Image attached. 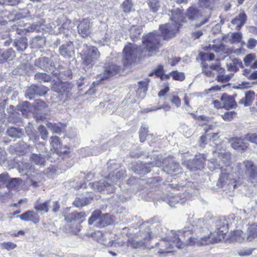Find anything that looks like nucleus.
I'll list each match as a JSON object with an SVG mask.
<instances>
[{
	"instance_id": "6e6552de",
	"label": "nucleus",
	"mask_w": 257,
	"mask_h": 257,
	"mask_svg": "<svg viewBox=\"0 0 257 257\" xmlns=\"http://www.w3.org/2000/svg\"><path fill=\"white\" fill-rule=\"evenodd\" d=\"M186 16L189 20L191 22H197L201 20V18H203V20L200 23H196L194 27L195 28H199L207 23L210 17V15L204 16L203 11L195 6L190 7L187 9Z\"/></svg>"
},
{
	"instance_id": "423d86ee",
	"label": "nucleus",
	"mask_w": 257,
	"mask_h": 257,
	"mask_svg": "<svg viewBox=\"0 0 257 257\" xmlns=\"http://www.w3.org/2000/svg\"><path fill=\"white\" fill-rule=\"evenodd\" d=\"M154 159L153 161L149 163H143L140 161L135 162L132 164L131 168L136 174H146L151 171V167H160L162 165L161 155H154Z\"/></svg>"
},
{
	"instance_id": "603ef678",
	"label": "nucleus",
	"mask_w": 257,
	"mask_h": 257,
	"mask_svg": "<svg viewBox=\"0 0 257 257\" xmlns=\"http://www.w3.org/2000/svg\"><path fill=\"white\" fill-rule=\"evenodd\" d=\"M200 54L202 60L211 61L215 57V55L213 53H200Z\"/></svg>"
},
{
	"instance_id": "b1692460",
	"label": "nucleus",
	"mask_w": 257,
	"mask_h": 257,
	"mask_svg": "<svg viewBox=\"0 0 257 257\" xmlns=\"http://www.w3.org/2000/svg\"><path fill=\"white\" fill-rule=\"evenodd\" d=\"M227 70L233 72H236L239 70V67L243 68V65L242 61L239 59L234 58L231 62L227 63Z\"/></svg>"
},
{
	"instance_id": "69168bd1",
	"label": "nucleus",
	"mask_w": 257,
	"mask_h": 257,
	"mask_svg": "<svg viewBox=\"0 0 257 257\" xmlns=\"http://www.w3.org/2000/svg\"><path fill=\"white\" fill-rule=\"evenodd\" d=\"M9 175L7 173L0 174V186L5 185L8 181Z\"/></svg>"
},
{
	"instance_id": "c756f323",
	"label": "nucleus",
	"mask_w": 257,
	"mask_h": 257,
	"mask_svg": "<svg viewBox=\"0 0 257 257\" xmlns=\"http://www.w3.org/2000/svg\"><path fill=\"white\" fill-rule=\"evenodd\" d=\"M15 57V52L12 49H9L4 51L0 58V63L4 61L11 60Z\"/></svg>"
},
{
	"instance_id": "2eb2a0df",
	"label": "nucleus",
	"mask_w": 257,
	"mask_h": 257,
	"mask_svg": "<svg viewBox=\"0 0 257 257\" xmlns=\"http://www.w3.org/2000/svg\"><path fill=\"white\" fill-rule=\"evenodd\" d=\"M104 68V72L101 77L102 80L108 79L115 75L120 69V67L112 62H109L105 64Z\"/></svg>"
},
{
	"instance_id": "a878e982",
	"label": "nucleus",
	"mask_w": 257,
	"mask_h": 257,
	"mask_svg": "<svg viewBox=\"0 0 257 257\" xmlns=\"http://www.w3.org/2000/svg\"><path fill=\"white\" fill-rule=\"evenodd\" d=\"M142 238L143 240H139L135 238L130 239L128 240L129 245L135 249L144 248L149 241H146L142 237Z\"/></svg>"
},
{
	"instance_id": "864d4df0",
	"label": "nucleus",
	"mask_w": 257,
	"mask_h": 257,
	"mask_svg": "<svg viewBox=\"0 0 257 257\" xmlns=\"http://www.w3.org/2000/svg\"><path fill=\"white\" fill-rule=\"evenodd\" d=\"M38 130L40 133L41 138L44 140H46L48 137V133L46 127L44 125H41L39 127Z\"/></svg>"
},
{
	"instance_id": "0eeeda50",
	"label": "nucleus",
	"mask_w": 257,
	"mask_h": 257,
	"mask_svg": "<svg viewBox=\"0 0 257 257\" xmlns=\"http://www.w3.org/2000/svg\"><path fill=\"white\" fill-rule=\"evenodd\" d=\"M83 66L87 72L95 63L99 57L100 53L98 49L92 46H88L87 44L83 45Z\"/></svg>"
},
{
	"instance_id": "37998d69",
	"label": "nucleus",
	"mask_w": 257,
	"mask_h": 257,
	"mask_svg": "<svg viewBox=\"0 0 257 257\" xmlns=\"http://www.w3.org/2000/svg\"><path fill=\"white\" fill-rule=\"evenodd\" d=\"M148 3L150 10L154 13L156 12L160 7L159 0H148Z\"/></svg>"
},
{
	"instance_id": "052dcab7",
	"label": "nucleus",
	"mask_w": 257,
	"mask_h": 257,
	"mask_svg": "<svg viewBox=\"0 0 257 257\" xmlns=\"http://www.w3.org/2000/svg\"><path fill=\"white\" fill-rule=\"evenodd\" d=\"M257 84L256 82H249L246 81L242 82L241 84H238L236 87L237 89L247 88L251 87L253 84Z\"/></svg>"
},
{
	"instance_id": "49530a36",
	"label": "nucleus",
	"mask_w": 257,
	"mask_h": 257,
	"mask_svg": "<svg viewBox=\"0 0 257 257\" xmlns=\"http://www.w3.org/2000/svg\"><path fill=\"white\" fill-rule=\"evenodd\" d=\"M48 90H49L48 88L44 85H40V86L36 85V95L37 96L43 95L45 94L48 92Z\"/></svg>"
},
{
	"instance_id": "680f3d73",
	"label": "nucleus",
	"mask_w": 257,
	"mask_h": 257,
	"mask_svg": "<svg viewBox=\"0 0 257 257\" xmlns=\"http://www.w3.org/2000/svg\"><path fill=\"white\" fill-rule=\"evenodd\" d=\"M257 44V40L254 38H249L246 44V47L249 49H253Z\"/></svg>"
},
{
	"instance_id": "ddd939ff",
	"label": "nucleus",
	"mask_w": 257,
	"mask_h": 257,
	"mask_svg": "<svg viewBox=\"0 0 257 257\" xmlns=\"http://www.w3.org/2000/svg\"><path fill=\"white\" fill-rule=\"evenodd\" d=\"M118 166V164H111L108 167L109 174L108 178L112 182H117L119 180L122 179L125 176V171L121 169L118 170L116 168Z\"/></svg>"
},
{
	"instance_id": "dca6fc26",
	"label": "nucleus",
	"mask_w": 257,
	"mask_h": 257,
	"mask_svg": "<svg viewBox=\"0 0 257 257\" xmlns=\"http://www.w3.org/2000/svg\"><path fill=\"white\" fill-rule=\"evenodd\" d=\"M35 64L36 66L40 67L43 70L53 72V63L48 57H42L35 61Z\"/></svg>"
},
{
	"instance_id": "bf43d9fd",
	"label": "nucleus",
	"mask_w": 257,
	"mask_h": 257,
	"mask_svg": "<svg viewBox=\"0 0 257 257\" xmlns=\"http://www.w3.org/2000/svg\"><path fill=\"white\" fill-rule=\"evenodd\" d=\"M245 139L247 141L257 144V134H248L245 135Z\"/></svg>"
},
{
	"instance_id": "5701e85b",
	"label": "nucleus",
	"mask_w": 257,
	"mask_h": 257,
	"mask_svg": "<svg viewBox=\"0 0 257 257\" xmlns=\"http://www.w3.org/2000/svg\"><path fill=\"white\" fill-rule=\"evenodd\" d=\"M113 222L111 215L108 213L100 214L99 220L96 222V225L99 227H105L111 224Z\"/></svg>"
},
{
	"instance_id": "13d9d810",
	"label": "nucleus",
	"mask_w": 257,
	"mask_h": 257,
	"mask_svg": "<svg viewBox=\"0 0 257 257\" xmlns=\"http://www.w3.org/2000/svg\"><path fill=\"white\" fill-rule=\"evenodd\" d=\"M88 77H81L77 82V85L78 87H82L83 86H87L89 84Z\"/></svg>"
},
{
	"instance_id": "393cba45",
	"label": "nucleus",
	"mask_w": 257,
	"mask_h": 257,
	"mask_svg": "<svg viewBox=\"0 0 257 257\" xmlns=\"http://www.w3.org/2000/svg\"><path fill=\"white\" fill-rule=\"evenodd\" d=\"M93 197H83L81 198L76 197L73 202V204L76 207H82L87 206L91 202Z\"/></svg>"
},
{
	"instance_id": "f257e3e1",
	"label": "nucleus",
	"mask_w": 257,
	"mask_h": 257,
	"mask_svg": "<svg viewBox=\"0 0 257 257\" xmlns=\"http://www.w3.org/2000/svg\"><path fill=\"white\" fill-rule=\"evenodd\" d=\"M170 20L174 23L167 24L160 27L162 36L158 34L157 32L149 33L143 38V43L146 50L150 53L149 56L155 55L159 52L161 46V40L171 38L178 32L180 27L183 22V10L174 8L170 11Z\"/></svg>"
},
{
	"instance_id": "c9c22d12",
	"label": "nucleus",
	"mask_w": 257,
	"mask_h": 257,
	"mask_svg": "<svg viewBox=\"0 0 257 257\" xmlns=\"http://www.w3.org/2000/svg\"><path fill=\"white\" fill-rule=\"evenodd\" d=\"M35 77L39 82H49L51 79L50 75L45 73H37L35 74Z\"/></svg>"
},
{
	"instance_id": "412c9836",
	"label": "nucleus",
	"mask_w": 257,
	"mask_h": 257,
	"mask_svg": "<svg viewBox=\"0 0 257 257\" xmlns=\"http://www.w3.org/2000/svg\"><path fill=\"white\" fill-rule=\"evenodd\" d=\"M220 100L223 103L222 107L226 109L233 108L237 105L234 97L232 96L228 95L226 93H224L222 95Z\"/></svg>"
},
{
	"instance_id": "de8ad7c7",
	"label": "nucleus",
	"mask_w": 257,
	"mask_h": 257,
	"mask_svg": "<svg viewBox=\"0 0 257 257\" xmlns=\"http://www.w3.org/2000/svg\"><path fill=\"white\" fill-rule=\"evenodd\" d=\"M170 74H171L173 78L176 80L183 81L185 78V75L183 72L173 71Z\"/></svg>"
},
{
	"instance_id": "6ab92c4d",
	"label": "nucleus",
	"mask_w": 257,
	"mask_h": 257,
	"mask_svg": "<svg viewBox=\"0 0 257 257\" xmlns=\"http://www.w3.org/2000/svg\"><path fill=\"white\" fill-rule=\"evenodd\" d=\"M231 146L235 150H244L248 147V143L245 139V136L243 138H232L230 140Z\"/></svg>"
},
{
	"instance_id": "a211bd4d",
	"label": "nucleus",
	"mask_w": 257,
	"mask_h": 257,
	"mask_svg": "<svg viewBox=\"0 0 257 257\" xmlns=\"http://www.w3.org/2000/svg\"><path fill=\"white\" fill-rule=\"evenodd\" d=\"M78 32L83 38L87 37L91 33L90 22L88 19H83L77 26Z\"/></svg>"
},
{
	"instance_id": "2f4dec72",
	"label": "nucleus",
	"mask_w": 257,
	"mask_h": 257,
	"mask_svg": "<svg viewBox=\"0 0 257 257\" xmlns=\"http://www.w3.org/2000/svg\"><path fill=\"white\" fill-rule=\"evenodd\" d=\"M148 129L149 126L146 123L143 124L141 126L139 130V137L141 142H144L146 140L147 137L148 136Z\"/></svg>"
},
{
	"instance_id": "7ed1b4c3",
	"label": "nucleus",
	"mask_w": 257,
	"mask_h": 257,
	"mask_svg": "<svg viewBox=\"0 0 257 257\" xmlns=\"http://www.w3.org/2000/svg\"><path fill=\"white\" fill-rule=\"evenodd\" d=\"M191 219L189 220V224L185 226L182 230H178L177 232L172 230L171 232L173 235L172 237H165L164 238V241H172V243L169 244V248H173L174 246H176L178 248H183L185 245H189L191 243L190 237H197L198 235L193 236H189L188 239L185 241V239L181 240L183 237L189 236L192 232H194L195 234H198L202 232V230L204 232L205 230H208V228L206 225V222L203 218L198 219L196 221H193V224L191 223ZM202 237V236H199ZM192 245H197L196 244H192Z\"/></svg>"
},
{
	"instance_id": "7c9ffc66",
	"label": "nucleus",
	"mask_w": 257,
	"mask_h": 257,
	"mask_svg": "<svg viewBox=\"0 0 257 257\" xmlns=\"http://www.w3.org/2000/svg\"><path fill=\"white\" fill-rule=\"evenodd\" d=\"M257 237V224H252L248 228L247 240L251 241Z\"/></svg>"
},
{
	"instance_id": "6e6d98bb",
	"label": "nucleus",
	"mask_w": 257,
	"mask_h": 257,
	"mask_svg": "<svg viewBox=\"0 0 257 257\" xmlns=\"http://www.w3.org/2000/svg\"><path fill=\"white\" fill-rule=\"evenodd\" d=\"M154 73L157 77H160L163 80L164 75L163 66L161 65H159L156 69L154 70Z\"/></svg>"
},
{
	"instance_id": "4be33fe9",
	"label": "nucleus",
	"mask_w": 257,
	"mask_h": 257,
	"mask_svg": "<svg viewBox=\"0 0 257 257\" xmlns=\"http://www.w3.org/2000/svg\"><path fill=\"white\" fill-rule=\"evenodd\" d=\"M247 16L244 12L240 13L237 17L231 20V24L236 25V29L239 30L243 25L246 23Z\"/></svg>"
},
{
	"instance_id": "3c124183",
	"label": "nucleus",
	"mask_w": 257,
	"mask_h": 257,
	"mask_svg": "<svg viewBox=\"0 0 257 257\" xmlns=\"http://www.w3.org/2000/svg\"><path fill=\"white\" fill-rule=\"evenodd\" d=\"M202 73H204L205 75L207 77H214V73L212 72V71L210 69V68L208 67V66L207 64H204L202 69Z\"/></svg>"
},
{
	"instance_id": "e2e57ef3",
	"label": "nucleus",
	"mask_w": 257,
	"mask_h": 257,
	"mask_svg": "<svg viewBox=\"0 0 257 257\" xmlns=\"http://www.w3.org/2000/svg\"><path fill=\"white\" fill-rule=\"evenodd\" d=\"M211 70H215L219 73H224L225 69L223 68H221L219 65L213 64L209 67Z\"/></svg>"
},
{
	"instance_id": "f3484780",
	"label": "nucleus",
	"mask_w": 257,
	"mask_h": 257,
	"mask_svg": "<svg viewBox=\"0 0 257 257\" xmlns=\"http://www.w3.org/2000/svg\"><path fill=\"white\" fill-rule=\"evenodd\" d=\"M159 199L166 202L171 207H175L179 203L183 204L186 200L184 198L182 199L179 195H173L172 194L161 197Z\"/></svg>"
},
{
	"instance_id": "a19ab883",
	"label": "nucleus",
	"mask_w": 257,
	"mask_h": 257,
	"mask_svg": "<svg viewBox=\"0 0 257 257\" xmlns=\"http://www.w3.org/2000/svg\"><path fill=\"white\" fill-rule=\"evenodd\" d=\"M133 3L131 0H125L121 5V8L123 12L124 13H130L133 8Z\"/></svg>"
},
{
	"instance_id": "20e7f679",
	"label": "nucleus",
	"mask_w": 257,
	"mask_h": 257,
	"mask_svg": "<svg viewBox=\"0 0 257 257\" xmlns=\"http://www.w3.org/2000/svg\"><path fill=\"white\" fill-rule=\"evenodd\" d=\"M245 173L249 175L247 181L246 191L249 195H253L257 191V167L250 161L243 162Z\"/></svg>"
},
{
	"instance_id": "4468645a",
	"label": "nucleus",
	"mask_w": 257,
	"mask_h": 257,
	"mask_svg": "<svg viewBox=\"0 0 257 257\" xmlns=\"http://www.w3.org/2000/svg\"><path fill=\"white\" fill-rule=\"evenodd\" d=\"M92 187L99 192L103 193H111L114 191V188L112 185L109 183L107 181L101 180L94 182L92 184Z\"/></svg>"
},
{
	"instance_id": "ea45409f",
	"label": "nucleus",
	"mask_w": 257,
	"mask_h": 257,
	"mask_svg": "<svg viewBox=\"0 0 257 257\" xmlns=\"http://www.w3.org/2000/svg\"><path fill=\"white\" fill-rule=\"evenodd\" d=\"M7 186L10 189H13L15 187H18L21 183L22 180L19 178H12L11 179H8Z\"/></svg>"
},
{
	"instance_id": "aec40b11",
	"label": "nucleus",
	"mask_w": 257,
	"mask_h": 257,
	"mask_svg": "<svg viewBox=\"0 0 257 257\" xmlns=\"http://www.w3.org/2000/svg\"><path fill=\"white\" fill-rule=\"evenodd\" d=\"M21 220L25 221H32L34 223H37L40 221V217L38 214L34 211L28 210L26 212L18 216Z\"/></svg>"
},
{
	"instance_id": "72a5a7b5",
	"label": "nucleus",
	"mask_w": 257,
	"mask_h": 257,
	"mask_svg": "<svg viewBox=\"0 0 257 257\" xmlns=\"http://www.w3.org/2000/svg\"><path fill=\"white\" fill-rule=\"evenodd\" d=\"M36 95L35 85H32L27 89L25 93V96L27 98L31 100Z\"/></svg>"
},
{
	"instance_id": "9d476101",
	"label": "nucleus",
	"mask_w": 257,
	"mask_h": 257,
	"mask_svg": "<svg viewBox=\"0 0 257 257\" xmlns=\"http://www.w3.org/2000/svg\"><path fill=\"white\" fill-rule=\"evenodd\" d=\"M164 233V229L159 224L152 226V227L146 228L144 231L141 232V236L146 241H150L151 239L158 236H162Z\"/></svg>"
},
{
	"instance_id": "c03bdc74",
	"label": "nucleus",
	"mask_w": 257,
	"mask_h": 257,
	"mask_svg": "<svg viewBox=\"0 0 257 257\" xmlns=\"http://www.w3.org/2000/svg\"><path fill=\"white\" fill-rule=\"evenodd\" d=\"M67 48L65 47V56L67 55L70 58L74 55V47L73 43L71 41H69L67 44Z\"/></svg>"
},
{
	"instance_id": "c85d7f7f",
	"label": "nucleus",
	"mask_w": 257,
	"mask_h": 257,
	"mask_svg": "<svg viewBox=\"0 0 257 257\" xmlns=\"http://www.w3.org/2000/svg\"><path fill=\"white\" fill-rule=\"evenodd\" d=\"M142 30L138 26L133 25L130 29V35L133 41H136L140 37Z\"/></svg>"
},
{
	"instance_id": "79ce46f5",
	"label": "nucleus",
	"mask_w": 257,
	"mask_h": 257,
	"mask_svg": "<svg viewBox=\"0 0 257 257\" xmlns=\"http://www.w3.org/2000/svg\"><path fill=\"white\" fill-rule=\"evenodd\" d=\"M76 131L75 129H73L71 134L68 135L67 138L69 140V145L71 147L75 146L76 145L75 142H78V139L76 137Z\"/></svg>"
},
{
	"instance_id": "5fc2aeb1",
	"label": "nucleus",
	"mask_w": 257,
	"mask_h": 257,
	"mask_svg": "<svg viewBox=\"0 0 257 257\" xmlns=\"http://www.w3.org/2000/svg\"><path fill=\"white\" fill-rule=\"evenodd\" d=\"M235 239L237 241L241 242L244 240V234L242 230H237L234 232Z\"/></svg>"
},
{
	"instance_id": "f704fd0d",
	"label": "nucleus",
	"mask_w": 257,
	"mask_h": 257,
	"mask_svg": "<svg viewBox=\"0 0 257 257\" xmlns=\"http://www.w3.org/2000/svg\"><path fill=\"white\" fill-rule=\"evenodd\" d=\"M101 214L100 210H95L91 214V216L88 219V222L89 225L92 224L95 221L99 220V216Z\"/></svg>"
},
{
	"instance_id": "0e129e2a",
	"label": "nucleus",
	"mask_w": 257,
	"mask_h": 257,
	"mask_svg": "<svg viewBox=\"0 0 257 257\" xmlns=\"http://www.w3.org/2000/svg\"><path fill=\"white\" fill-rule=\"evenodd\" d=\"M148 87H144L143 88L138 87L137 90H136V93L140 97L143 98L145 96Z\"/></svg>"
},
{
	"instance_id": "39448f33",
	"label": "nucleus",
	"mask_w": 257,
	"mask_h": 257,
	"mask_svg": "<svg viewBox=\"0 0 257 257\" xmlns=\"http://www.w3.org/2000/svg\"><path fill=\"white\" fill-rule=\"evenodd\" d=\"M85 216L84 212H72L67 216H65V221L67 222L65 224V232L77 234L80 230V224L82 221L80 220Z\"/></svg>"
},
{
	"instance_id": "4c0bfd02",
	"label": "nucleus",
	"mask_w": 257,
	"mask_h": 257,
	"mask_svg": "<svg viewBox=\"0 0 257 257\" xmlns=\"http://www.w3.org/2000/svg\"><path fill=\"white\" fill-rule=\"evenodd\" d=\"M31 159L36 165H44L45 162V158L41 156L40 154H33Z\"/></svg>"
},
{
	"instance_id": "f03ea898",
	"label": "nucleus",
	"mask_w": 257,
	"mask_h": 257,
	"mask_svg": "<svg viewBox=\"0 0 257 257\" xmlns=\"http://www.w3.org/2000/svg\"><path fill=\"white\" fill-rule=\"evenodd\" d=\"M238 220L235 215L231 214L227 217H222L218 219H215L212 222L215 227V231L213 232H210L207 235H204L202 237H190L191 245L196 244L198 246L206 245L209 243H217L224 238V235L228 232L229 226L236 225L235 221Z\"/></svg>"
},
{
	"instance_id": "58836bf2",
	"label": "nucleus",
	"mask_w": 257,
	"mask_h": 257,
	"mask_svg": "<svg viewBox=\"0 0 257 257\" xmlns=\"http://www.w3.org/2000/svg\"><path fill=\"white\" fill-rule=\"evenodd\" d=\"M254 96V92L251 90L247 91L245 93L244 99L246 100L245 106H247L251 105Z\"/></svg>"
},
{
	"instance_id": "bb28decb",
	"label": "nucleus",
	"mask_w": 257,
	"mask_h": 257,
	"mask_svg": "<svg viewBox=\"0 0 257 257\" xmlns=\"http://www.w3.org/2000/svg\"><path fill=\"white\" fill-rule=\"evenodd\" d=\"M27 39L25 37H21L19 39H16L14 43V46L16 47L19 51L25 50L27 48Z\"/></svg>"
},
{
	"instance_id": "e433bc0d",
	"label": "nucleus",
	"mask_w": 257,
	"mask_h": 257,
	"mask_svg": "<svg viewBox=\"0 0 257 257\" xmlns=\"http://www.w3.org/2000/svg\"><path fill=\"white\" fill-rule=\"evenodd\" d=\"M215 0H199V5L202 8L211 10L214 5Z\"/></svg>"
},
{
	"instance_id": "cd10ccee",
	"label": "nucleus",
	"mask_w": 257,
	"mask_h": 257,
	"mask_svg": "<svg viewBox=\"0 0 257 257\" xmlns=\"http://www.w3.org/2000/svg\"><path fill=\"white\" fill-rule=\"evenodd\" d=\"M51 204V200H48L44 203L36 202L35 204L34 208L37 211L48 212Z\"/></svg>"
},
{
	"instance_id": "8fccbe9b",
	"label": "nucleus",
	"mask_w": 257,
	"mask_h": 257,
	"mask_svg": "<svg viewBox=\"0 0 257 257\" xmlns=\"http://www.w3.org/2000/svg\"><path fill=\"white\" fill-rule=\"evenodd\" d=\"M65 160L67 158H71L70 160L68 162H67L66 163L68 164V165L66 166L67 168H69L73 165L74 162L73 160V154H71L70 151H67L65 150Z\"/></svg>"
},
{
	"instance_id": "774afa93",
	"label": "nucleus",
	"mask_w": 257,
	"mask_h": 257,
	"mask_svg": "<svg viewBox=\"0 0 257 257\" xmlns=\"http://www.w3.org/2000/svg\"><path fill=\"white\" fill-rule=\"evenodd\" d=\"M50 143L53 147H57L59 145V138L57 136L52 137L50 140Z\"/></svg>"
},
{
	"instance_id": "473e14b6",
	"label": "nucleus",
	"mask_w": 257,
	"mask_h": 257,
	"mask_svg": "<svg viewBox=\"0 0 257 257\" xmlns=\"http://www.w3.org/2000/svg\"><path fill=\"white\" fill-rule=\"evenodd\" d=\"M8 135L12 138H20L22 135L21 129L12 127L7 130Z\"/></svg>"
},
{
	"instance_id": "9b49d317",
	"label": "nucleus",
	"mask_w": 257,
	"mask_h": 257,
	"mask_svg": "<svg viewBox=\"0 0 257 257\" xmlns=\"http://www.w3.org/2000/svg\"><path fill=\"white\" fill-rule=\"evenodd\" d=\"M123 64L127 67L134 61L137 57V50L135 45L130 44L125 46L123 50Z\"/></svg>"
},
{
	"instance_id": "4d7b16f0",
	"label": "nucleus",
	"mask_w": 257,
	"mask_h": 257,
	"mask_svg": "<svg viewBox=\"0 0 257 257\" xmlns=\"http://www.w3.org/2000/svg\"><path fill=\"white\" fill-rule=\"evenodd\" d=\"M47 126L55 133H59L61 131L60 127L55 123L48 122L46 123Z\"/></svg>"
},
{
	"instance_id": "09e8293b",
	"label": "nucleus",
	"mask_w": 257,
	"mask_h": 257,
	"mask_svg": "<svg viewBox=\"0 0 257 257\" xmlns=\"http://www.w3.org/2000/svg\"><path fill=\"white\" fill-rule=\"evenodd\" d=\"M227 180V175L226 174L221 173L217 182V186L219 187H223L226 183Z\"/></svg>"
},
{
	"instance_id": "f8f14e48",
	"label": "nucleus",
	"mask_w": 257,
	"mask_h": 257,
	"mask_svg": "<svg viewBox=\"0 0 257 257\" xmlns=\"http://www.w3.org/2000/svg\"><path fill=\"white\" fill-rule=\"evenodd\" d=\"M204 154L196 155L195 158L188 163V168L191 171L200 170L204 168L205 161Z\"/></svg>"
},
{
	"instance_id": "a18cd8bd",
	"label": "nucleus",
	"mask_w": 257,
	"mask_h": 257,
	"mask_svg": "<svg viewBox=\"0 0 257 257\" xmlns=\"http://www.w3.org/2000/svg\"><path fill=\"white\" fill-rule=\"evenodd\" d=\"M255 59V55L253 53H250L246 55L243 58L244 65L246 67L250 65V63Z\"/></svg>"
},
{
	"instance_id": "338daca9",
	"label": "nucleus",
	"mask_w": 257,
	"mask_h": 257,
	"mask_svg": "<svg viewBox=\"0 0 257 257\" xmlns=\"http://www.w3.org/2000/svg\"><path fill=\"white\" fill-rule=\"evenodd\" d=\"M171 102L175 105V106L177 107H179L181 105V101L180 99L178 96L173 95L171 98H170Z\"/></svg>"
},
{
	"instance_id": "1a4fd4ad",
	"label": "nucleus",
	"mask_w": 257,
	"mask_h": 257,
	"mask_svg": "<svg viewBox=\"0 0 257 257\" xmlns=\"http://www.w3.org/2000/svg\"><path fill=\"white\" fill-rule=\"evenodd\" d=\"M162 164L164 166L163 170L168 174L176 175L181 172V168L179 164L176 162L172 157H168L165 159L162 158Z\"/></svg>"
}]
</instances>
